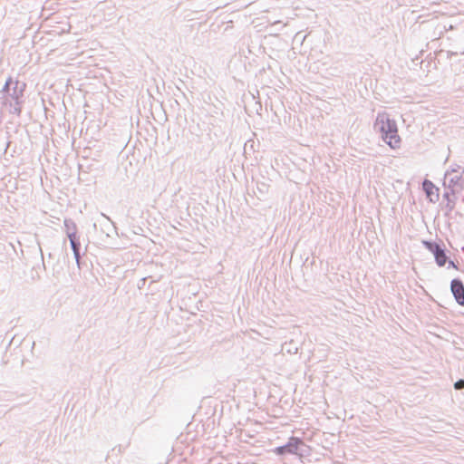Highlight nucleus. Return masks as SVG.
<instances>
[{
    "mask_svg": "<svg viewBox=\"0 0 464 464\" xmlns=\"http://www.w3.org/2000/svg\"><path fill=\"white\" fill-rule=\"evenodd\" d=\"M26 84L24 82L18 80L14 81V84L11 87L8 97L12 101H23L24 92L25 91Z\"/></svg>",
    "mask_w": 464,
    "mask_h": 464,
    "instance_id": "nucleus-4",
    "label": "nucleus"
},
{
    "mask_svg": "<svg viewBox=\"0 0 464 464\" xmlns=\"http://www.w3.org/2000/svg\"><path fill=\"white\" fill-rule=\"evenodd\" d=\"M14 84V80L12 77H9L6 81H5V85L3 86L2 90H1V92L3 94H6L7 96L9 95V92L11 91V87L12 85Z\"/></svg>",
    "mask_w": 464,
    "mask_h": 464,
    "instance_id": "nucleus-11",
    "label": "nucleus"
},
{
    "mask_svg": "<svg viewBox=\"0 0 464 464\" xmlns=\"http://www.w3.org/2000/svg\"><path fill=\"white\" fill-rule=\"evenodd\" d=\"M461 54H464V51L460 52Z\"/></svg>",
    "mask_w": 464,
    "mask_h": 464,
    "instance_id": "nucleus-22",
    "label": "nucleus"
},
{
    "mask_svg": "<svg viewBox=\"0 0 464 464\" xmlns=\"http://www.w3.org/2000/svg\"><path fill=\"white\" fill-rule=\"evenodd\" d=\"M39 251H40V253H41V256H42V258L44 259L43 251H42V248H41L40 246H39Z\"/></svg>",
    "mask_w": 464,
    "mask_h": 464,
    "instance_id": "nucleus-21",
    "label": "nucleus"
},
{
    "mask_svg": "<svg viewBox=\"0 0 464 464\" xmlns=\"http://www.w3.org/2000/svg\"><path fill=\"white\" fill-rule=\"evenodd\" d=\"M73 256H74V258H75L78 267H81V251L73 252Z\"/></svg>",
    "mask_w": 464,
    "mask_h": 464,
    "instance_id": "nucleus-15",
    "label": "nucleus"
},
{
    "mask_svg": "<svg viewBox=\"0 0 464 464\" xmlns=\"http://www.w3.org/2000/svg\"><path fill=\"white\" fill-rule=\"evenodd\" d=\"M454 388L456 390H462L464 389V379H459L454 383Z\"/></svg>",
    "mask_w": 464,
    "mask_h": 464,
    "instance_id": "nucleus-14",
    "label": "nucleus"
},
{
    "mask_svg": "<svg viewBox=\"0 0 464 464\" xmlns=\"http://www.w3.org/2000/svg\"><path fill=\"white\" fill-rule=\"evenodd\" d=\"M446 208L449 212L452 211L454 208V202L451 199H449L446 204Z\"/></svg>",
    "mask_w": 464,
    "mask_h": 464,
    "instance_id": "nucleus-16",
    "label": "nucleus"
},
{
    "mask_svg": "<svg viewBox=\"0 0 464 464\" xmlns=\"http://www.w3.org/2000/svg\"><path fill=\"white\" fill-rule=\"evenodd\" d=\"M450 291L457 304L464 306V284L459 278L451 280Z\"/></svg>",
    "mask_w": 464,
    "mask_h": 464,
    "instance_id": "nucleus-3",
    "label": "nucleus"
},
{
    "mask_svg": "<svg viewBox=\"0 0 464 464\" xmlns=\"http://www.w3.org/2000/svg\"><path fill=\"white\" fill-rule=\"evenodd\" d=\"M448 263H449V266H448L449 268H450V267L457 268L456 265L454 264V262H453L452 260H450V259L448 258Z\"/></svg>",
    "mask_w": 464,
    "mask_h": 464,
    "instance_id": "nucleus-18",
    "label": "nucleus"
},
{
    "mask_svg": "<svg viewBox=\"0 0 464 464\" xmlns=\"http://www.w3.org/2000/svg\"><path fill=\"white\" fill-rule=\"evenodd\" d=\"M64 227L66 228V234H67L68 237H69L70 232L76 233V225L72 220H67L66 219L64 221Z\"/></svg>",
    "mask_w": 464,
    "mask_h": 464,
    "instance_id": "nucleus-12",
    "label": "nucleus"
},
{
    "mask_svg": "<svg viewBox=\"0 0 464 464\" xmlns=\"http://www.w3.org/2000/svg\"><path fill=\"white\" fill-rule=\"evenodd\" d=\"M458 52L447 51L446 55L448 59H451L452 56L457 55Z\"/></svg>",
    "mask_w": 464,
    "mask_h": 464,
    "instance_id": "nucleus-17",
    "label": "nucleus"
},
{
    "mask_svg": "<svg viewBox=\"0 0 464 464\" xmlns=\"http://www.w3.org/2000/svg\"><path fill=\"white\" fill-rule=\"evenodd\" d=\"M423 246L427 250H429L430 253L433 254L435 256L436 254H438L443 247L436 241L431 240H423L422 241Z\"/></svg>",
    "mask_w": 464,
    "mask_h": 464,
    "instance_id": "nucleus-6",
    "label": "nucleus"
},
{
    "mask_svg": "<svg viewBox=\"0 0 464 464\" xmlns=\"http://www.w3.org/2000/svg\"><path fill=\"white\" fill-rule=\"evenodd\" d=\"M462 201L464 202V197L462 198Z\"/></svg>",
    "mask_w": 464,
    "mask_h": 464,
    "instance_id": "nucleus-23",
    "label": "nucleus"
},
{
    "mask_svg": "<svg viewBox=\"0 0 464 464\" xmlns=\"http://www.w3.org/2000/svg\"><path fill=\"white\" fill-rule=\"evenodd\" d=\"M462 173H464V169H462V172L460 174L456 173L449 176L447 179H449L450 187H459L460 188H462Z\"/></svg>",
    "mask_w": 464,
    "mask_h": 464,
    "instance_id": "nucleus-8",
    "label": "nucleus"
},
{
    "mask_svg": "<svg viewBox=\"0 0 464 464\" xmlns=\"http://www.w3.org/2000/svg\"><path fill=\"white\" fill-rule=\"evenodd\" d=\"M307 450L308 446L302 439L292 436L285 445L276 448L275 452L277 455L295 454L303 457L307 453Z\"/></svg>",
    "mask_w": 464,
    "mask_h": 464,
    "instance_id": "nucleus-2",
    "label": "nucleus"
},
{
    "mask_svg": "<svg viewBox=\"0 0 464 464\" xmlns=\"http://www.w3.org/2000/svg\"><path fill=\"white\" fill-rule=\"evenodd\" d=\"M374 128L378 130L382 139L392 148L396 149L400 147L401 138L398 134L397 123L394 120L391 119L386 113H378Z\"/></svg>",
    "mask_w": 464,
    "mask_h": 464,
    "instance_id": "nucleus-1",
    "label": "nucleus"
},
{
    "mask_svg": "<svg viewBox=\"0 0 464 464\" xmlns=\"http://www.w3.org/2000/svg\"><path fill=\"white\" fill-rule=\"evenodd\" d=\"M13 102H14L13 103L12 102L10 103L11 113L20 115V113L22 111L21 104H22L23 101H13Z\"/></svg>",
    "mask_w": 464,
    "mask_h": 464,
    "instance_id": "nucleus-10",
    "label": "nucleus"
},
{
    "mask_svg": "<svg viewBox=\"0 0 464 464\" xmlns=\"http://www.w3.org/2000/svg\"><path fill=\"white\" fill-rule=\"evenodd\" d=\"M459 169H462V168L459 165H455L451 167V169L446 172L445 179H448L449 176H451L452 174L459 173Z\"/></svg>",
    "mask_w": 464,
    "mask_h": 464,
    "instance_id": "nucleus-13",
    "label": "nucleus"
},
{
    "mask_svg": "<svg viewBox=\"0 0 464 464\" xmlns=\"http://www.w3.org/2000/svg\"><path fill=\"white\" fill-rule=\"evenodd\" d=\"M102 217H104L108 221H110V222L111 223V225L113 226V228L116 230V227H115L114 223L111 220V218H110L108 216H106L105 214H102Z\"/></svg>",
    "mask_w": 464,
    "mask_h": 464,
    "instance_id": "nucleus-19",
    "label": "nucleus"
},
{
    "mask_svg": "<svg viewBox=\"0 0 464 464\" xmlns=\"http://www.w3.org/2000/svg\"><path fill=\"white\" fill-rule=\"evenodd\" d=\"M435 262L439 266H444L446 263L448 262V256L446 254V249H441L438 254L434 256Z\"/></svg>",
    "mask_w": 464,
    "mask_h": 464,
    "instance_id": "nucleus-9",
    "label": "nucleus"
},
{
    "mask_svg": "<svg viewBox=\"0 0 464 464\" xmlns=\"http://www.w3.org/2000/svg\"><path fill=\"white\" fill-rule=\"evenodd\" d=\"M443 198H446V199H447V201H448L449 199H450V195H449V193H448V192L444 193Z\"/></svg>",
    "mask_w": 464,
    "mask_h": 464,
    "instance_id": "nucleus-20",
    "label": "nucleus"
},
{
    "mask_svg": "<svg viewBox=\"0 0 464 464\" xmlns=\"http://www.w3.org/2000/svg\"><path fill=\"white\" fill-rule=\"evenodd\" d=\"M69 241L72 252L82 251V245L80 242V237L77 236V233L70 232Z\"/></svg>",
    "mask_w": 464,
    "mask_h": 464,
    "instance_id": "nucleus-7",
    "label": "nucleus"
},
{
    "mask_svg": "<svg viewBox=\"0 0 464 464\" xmlns=\"http://www.w3.org/2000/svg\"><path fill=\"white\" fill-rule=\"evenodd\" d=\"M422 189L426 193L427 198L430 202H436L439 199V194L435 191H438V188L429 179H424L422 182Z\"/></svg>",
    "mask_w": 464,
    "mask_h": 464,
    "instance_id": "nucleus-5",
    "label": "nucleus"
}]
</instances>
